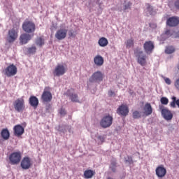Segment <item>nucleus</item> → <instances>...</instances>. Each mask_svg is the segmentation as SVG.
Returning <instances> with one entry per match:
<instances>
[{
  "label": "nucleus",
  "mask_w": 179,
  "mask_h": 179,
  "mask_svg": "<svg viewBox=\"0 0 179 179\" xmlns=\"http://www.w3.org/2000/svg\"><path fill=\"white\" fill-rule=\"evenodd\" d=\"M19 36V26H17L16 28L13 27L11 29L8 30V34H7V41L10 44L12 43H15L16 40L17 39V37Z\"/></svg>",
  "instance_id": "f257e3e1"
},
{
  "label": "nucleus",
  "mask_w": 179,
  "mask_h": 179,
  "mask_svg": "<svg viewBox=\"0 0 179 179\" xmlns=\"http://www.w3.org/2000/svg\"><path fill=\"white\" fill-rule=\"evenodd\" d=\"M13 106L17 113H23L26 110V103L23 97L17 99L13 102Z\"/></svg>",
  "instance_id": "f03ea898"
},
{
  "label": "nucleus",
  "mask_w": 179,
  "mask_h": 179,
  "mask_svg": "<svg viewBox=\"0 0 179 179\" xmlns=\"http://www.w3.org/2000/svg\"><path fill=\"white\" fill-rule=\"evenodd\" d=\"M113 116L106 115L101 118L99 122V125L103 129L110 128V127L113 125Z\"/></svg>",
  "instance_id": "7ed1b4c3"
},
{
  "label": "nucleus",
  "mask_w": 179,
  "mask_h": 179,
  "mask_svg": "<svg viewBox=\"0 0 179 179\" xmlns=\"http://www.w3.org/2000/svg\"><path fill=\"white\" fill-rule=\"evenodd\" d=\"M134 54L137 57L138 64L141 65V66H145V65H146V55H142L143 54V51L140 50L139 48H136L134 50Z\"/></svg>",
  "instance_id": "20e7f679"
},
{
  "label": "nucleus",
  "mask_w": 179,
  "mask_h": 179,
  "mask_svg": "<svg viewBox=\"0 0 179 179\" xmlns=\"http://www.w3.org/2000/svg\"><path fill=\"white\" fill-rule=\"evenodd\" d=\"M22 29L25 33H34L36 31V24L31 21H25L22 24Z\"/></svg>",
  "instance_id": "39448f33"
},
{
  "label": "nucleus",
  "mask_w": 179,
  "mask_h": 179,
  "mask_svg": "<svg viewBox=\"0 0 179 179\" xmlns=\"http://www.w3.org/2000/svg\"><path fill=\"white\" fill-rule=\"evenodd\" d=\"M66 71H68V67H66V66L58 64L53 71V75L54 76H62L66 73Z\"/></svg>",
  "instance_id": "423d86ee"
},
{
  "label": "nucleus",
  "mask_w": 179,
  "mask_h": 179,
  "mask_svg": "<svg viewBox=\"0 0 179 179\" xmlns=\"http://www.w3.org/2000/svg\"><path fill=\"white\" fill-rule=\"evenodd\" d=\"M159 108L164 120H166V121H170L171 120H173V113L170 110H169L167 108H165L163 105H159Z\"/></svg>",
  "instance_id": "0eeeda50"
},
{
  "label": "nucleus",
  "mask_w": 179,
  "mask_h": 179,
  "mask_svg": "<svg viewBox=\"0 0 179 179\" xmlns=\"http://www.w3.org/2000/svg\"><path fill=\"white\" fill-rule=\"evenodd\" d=\"M41 99L43 103H50L52 100V94L50 92V87H46L41 95Z\"/></svg>",
  "instance_id": "6e6552de"
},
{
  "label": "nucleus",
  "mask_w": 179,
  "mask_h": 179,
  "mask_svg": "<svg viewBox=\"0 0 179 179\" xmlns=\"http://www.w3.org/2000/svg\"><path fill=\"white\" fill-rule=\"evenodd\" d=\"M104 78V75L101 71H96L94 73L92 76L90 78V82L91 83H100V82H103V78Z\"/></svg>",
  "instance_id": "1a4fd4ad"
},
{
  "label": "nucleus",
  "mask_w": 179,
  "mask_h": 179,
  "mask_svg": "<svg viewBox=\"0 0 179 179\" xmlns=\"http://www.w3.org/2000/svg\"><path fill=\"white\" fill-rule=\"evenodd\" d=\"M31 166H33V161L30 157H25L22 159L20 166L23 170H29Z\"/></svg>",
  "instance_id": "9d476101"
},
{
  "label": "nucleus",
  "mask_w": 179,
  "mask_h": 179,
  "mask_svg": "<svg viewBox=\"0 0 179 179\" xmlns=\"http://www.w3.org/2000/svg\"><path fill=\"white\" fill-rule=\"evenodd\" d=\"M9 160L13 165L19 164L22 160V155L20 152H13L9 157Z\"/></svg>",
  "instance_id": "9b49d317"
},
{
  "label": "nucleus",
  "mask_w": 179,
  "mask_h": 179,
  "mask_svg": "<svg viewBox=\"0 0 179 179\" xmlns=\"http://www.w3.org/2000/svg\"><path fill=\"white\" fill-rule=\"evenodd\" d=\"M17 73V67L14 64H10L6 67L5 69V75L8 76V78H10L11 76H15Z\"/></svg>",
  "instance_id": "f8f14e48"
},
{
  "label": "nucleus",
  "mask_w": 179,
  "mask_h": 179,
  "mask_svg": "<svg viewBox=\"0 0 179 179\" xmlns=\"http://www.w3.org/2000/svg\"><path fill=\"white\" fill-rule=\"evenodd\" d=\"M143 48L146 54H152L155 50V43L152 41H145L143 44Z\"/></svg>",
  "instance_id": "ddd939ff"
},
{
  "label": "nucleus",
  "mask_w": 179,
  "mask_h": 179,
  "mask_svg": "<svg viewBox=\"0 0 179 179\" xmlns=\"http://www.w3.org/2000/svg\"><path fill=\"white\" fill-rule=\"evenodd\" d=\"M66 34H68V29L63 28L57 31L55 37L57 40H64L66 38Z\"/></svg>",
  "instance_id": "4468645a"
},
{
  "label": "nucleus",
  "mask_w": 179,
  "mask_h": 179,
  "mask_svg": "<svg viewBox=\"0 0 179 179\" xmlns=\"http://www.w3.org/2000/svg\"><path fill=\"white\" fill-rule=\"evenodd\" d=\"M129 113V108L128 106L122 104L119 108L117 109V114L119 115H122V117H127Z\"/></svg>",
  "instance_id": "2eb2a0df"
},
{
  "label": "nucleus",
  "mask_w": 179,
  "mask_h": 179,
  "mask_svg": "<svg viewBox=\"0 0 179 179\" xmlns=\"http://www.w3.org/2000/svg\"><path fill=\"white\" fill-rule=\"evenodd\" d=\"M155 173L159 178H163L167 174V170L164 168V165H159L156 168Z\"/></svg>",
  "instance_id": "dca6fc26"
},
{
  "label": "nucleus",
  "mask_w": 179,
  "mask_h": 179,
  "mask_svg": "<svg viewBox=\"0 0 179 179\" xmlns=\"http://www.w3.org/2000/svg\"><path fill=\"white\" fill-rule=\"evenodd\" d=\"M34 35H30L29 34L27 33H24L22 34L20 36V43L22 45H24V44H27V43H29L30 41V40H31V37H33Z\"/></svg>",
  "instance_id": "f3484780"
},
{
  "label": "nucleus",
  "mask_w": 179,
  "mask_h": 179,
  "mask_svg": "<svg viewBox=\"0 0 179 179\" xmlns=\"http://www.w3.org/2000/svg\"><path fill=\"white\" fill-rule=\"evenodd\" d=\"M15 136H22L24 134V128L20 124H17L13 127Z\"/></svg>",
  "instance_id": "a211bd4d"
},
{
  "label": "nucleus",
  "mask_w": 179,
  "mask_h": 179,
  "mask_svg": "<svg viewBox=\"0 0 179 179\" xmlns=\"http://www.w3.org/2000/svg\"><path fill=\"white\" fill-rule=\"evenodd\" d=\"M178 24L179 20L177 17H171L166 20V24L169 26V27H176L178 26Z\"/></svg>",
  "instance_id": "6ab92c4d"
},
{
  "label": "nucleus",
  "mask_w": 179,
  "mask_h": 179,
  "mask_svg": "<svg viewBox=\"0 0 179 179\" xmlns=\"http://www.w3.org/2000/svg\"><path fill=\"white\" fill-rule=\"evenodd\" d=\"M143 114L145 117H149V115H152V113H153V108H152V105L150 103H146L143 107Z\"/></svg>",
  "instance_id": "aec40b11"
},
{
  "label": "nucleus",
  "mask_w": 179,
  "mask_h": 179,
  "mask_svg": "<svg viewBox=\"0 0 179 179\" xmlns=\"http://www.w3.org/2000/svg\"><path fill=\"white\" fill-rule=\"evenodd\" d=\"M38 98H37L36 96H31L29 99V103L31 106V107H33L34 110L38 107Z\"/></svg>",
  "instance_id": "412c9836"
},
{
  "label": "nucleus",
  "mask_w": 179,
  "mask_h": 179,
  "mask_svg": "<svg viewBox=\"0 0 179 179\" xmlns=\"http://www.w3.org/2000/svg\"><path fill=\"white\" fill-rule=\"evenodd\" d=\"M70 91L68 90L66 92L67 96H69L70 100L73 102V103H79V96H78L77 94L75 93H70Z\"/></svg>",
  "instance_id": "4be33fe9"
},
{
  "label": "nucleus",
  "mask_w": 179,
  "mask_h": 179,
  "mask_svg": "<svg viewBox=\"0 0 179 179\" xmlns=\"http://www.w3.org/2000/svg\"><path fill=\"white\" fill-rule=\"evenodd\" d=\"M94 62L96 66H101L104 64V58L98 55L94 58Z\"/></svg>",
  "instance_id": "5701e85b"
},
{
  "label": "nucleus",
  "mask_w": 179,
  "mask_h": 179,
  "mask_svg": "<svg viewBox=\"0 0 179 179\" xmlns=\"http://www.w3.org/2000/svg\"><path fill=\"white\" fill-rule=\"evenodd\" d=\"M96 174V172L93 170L88 169L84 171V178L90 179L93 178V176Z\"/></svg>",
  "instance_id": "b1692460"
},
{
  "label": "nucleus",
  "mask_w": 179,
  "mask_h": 179,
  "mask_svg": "<svg viewBox=\"0 0 179 179\" xmlns=\"http://www.w3.org/2000/svg\"><path fill=\"white\" fill-rule=\"evenodd\" d=\"M1 138L4 139V141H8L9 138H10V133H9V130L8 129H3L1 132Z\"/></svg>",
  "instance_id": "393cba45"
},
{
  "label": "nucleus",
  "mask_w": 179,
  "mask_h": 179,
  "mask_svg": "<svg viewBox=\"0 0 179 179\" xmlns=\"http://www.w3.org/2000/svg\"><path fill=\"white\" fill-rule=\"evenodd\" d=\"M98 44L100 47H107L108 45V40L107 38L101 37L99 38Z\"/></svg>",
  "instance_id": "a878e982"
},
{
  "label": "nucleus",
  "mask_w": 179,
  "mask_h": 179,
  "mask_svg": "<svg viewBox=\"0 0 179 179\" xmlns=\"http://www.w3.org/2000/svg\"><path fill=\"white\" fill-rule=\"evenodd\" d=\"M173 101L171 102L170 106L173 108H176V105L179 108V99H177V97L173 96L172 97Z\"/></svg>",
  "instance_id": "bb28decb"
},
{
  "label": "nucleus",
  "mask_w": 179,
  "mask_h": 179,
  "mask_svg": "<svg viewBox=\"0 0 179 179\" xmlns=\"http://www.w3.org/2000/svg\"><path fill=\"white\" fill-rule=\"evenodd\" d=\"M36 45H38V47H43V45H44V44H45L44 38H43L41 37H38L36 40Z\"/></svg>",
  "instance_id": "cd10ccee"
},
{
  "label": "nucleus",
  "mask_w": 179,
  "mask_h": 179,
  "mask_svg": "<svg viewBox=\"0 0 179 179\" xmlns=\"http://www.w3.org/2000/svg\"><path fill=\"white\" fill-rule=\"evenodd\" d=\"M134 120H139V118H142V115L141 114V112L138 110H135L132 113Z\"/></svg>",
  "instance_id": "c85d7f7f"
},
{
  "label": "nucleus",
  "mask_w": 179,
  "mask_h": 179,
  "mask_svg": "<svg viewBox=\"0 0 179 179\" xmlns=\"http://www.w3.org/2000/svg\"><path fill=\"white\" fill-rule=\"evenodd\" d=\"M125 44H126L127 48H131V47H134V39L132 38L128 39L126 41Z\"/></svg>",
  "instance_id": "c756f323"
},
{
  "label": "nucleus",
  "mask_w": 179,
  "mask_h": 179,
  "mask_svg": "<svg viewBox=\"0 0 179 179\" xmlns=\"http://www.w3.org/2000/svg\"><path fill=\"white\" fill-rule=\"evenodd\" d=\"M176 51V49H174L172 46H169L166 48L165 52L166 54H173Z\"/></svg>",
  "instance_id": "7c9ffc66"
},
{
  "label": "nucleus",
  "mask_w": 179,
  "mask_h": 179,
  "mask_svg": "<svg viewBox=\"0 0 179 179\" xmlns=\"http://www.w3.org/2000/svg\"><path fill=\"white\" fill-rule=\"evenodd\" d=\"M132 6V3L131 1H129L127 3H125L123 7V10L127 11L129 9H131V7Z\"/></svg>",
  "instance_id": "2f4dec72"
},
{
  "label": "nucleus",
  "mask_w": 179,
  "mask_h": 179,
  "mask_svg": "<svg viewBox=\"0 0 179 179\" xmlns=\"http://www.w3.org/2000/svg\"><path fill=\"white\" fill-rule=\"evenodd\" d=\"M36 51H37V48H36V46H31V48H27L28 54H36Z\"/></svg>",
  "instance_id": "473e14b6"
},
{
  "label": "nucleus",
  "mask_w": 179,
  "mask_h": 179,
  "mask_svg": "<svg viewBox=\"0 0 179 179\" xmlns=\"http://www.w3.org/2000/svg\"><path fill=\"white\" fill-rule=\"evenodd\" d=\"M160 101L164 106H167L169 104V99H167V97H162Z\"/></svg>",
  "instance_id": "72a5a7b5"
},
{
  "label": "nucleus",
  "mask_w": 179,
  "mask_h": 179,
  "mask_svg": "<svg viewBox=\"0 0 179 179\" xmlns=\"http://www.w3.org/2000/svg\"><path fill=\"white\" fill-rule=\"evenodd\" d=\"M145 6L147 7L148 12H149L150 15H152L153 13V7L150 3H146Z\"/></svg>",
  "instance_id": "f704fd0d"
},
{
  "label": "nucleus",
  "mask_w": 179,
  "mask_h": 179,
  "mask_svg": "<svg viewBox=\"0 0 179 179\" xmlns=\"http://www.w3.org/2000/svg\"><path fill=\"white\" fill-rule=\"evenodd\" d=\"M116 167H117V164L116 163H112L111 164L110 169H111V171L113 173H115V171H117V169H115Z\"/></svg>",
  "instance_id": "c9c22d12"
},
{
  "label": "nucleus",
  "mask_w": 179,
  "mask_h": 179,
  "mask_svg": "<svg viewBox=\"0 0 179 179\" xmlns=\"http://www.w3.org/2000/svg\"><path fill=\"white\" fill-rule=\"evenodd\" d=\"M164 80L165 83H166V85H171V80H170V78L164 77Z\"/></svg>",
  "instance_id": "e433bc0d"
},
{
  "label": "nucleus",
  "mask_w": 179,
  "mask_h": 179,
  "mask_svg": "<svg viewBox=\"0 0 179 179\" xmlns=\"http://www.w3.org/2000/svg\"><path fill=\"white\" fill-rule=\"evenodd\" d=\"M174 86L177 90H179V78L176 79L175 81Z\"/></svg>",
  "instance_id": "4c0bfd02"
},
{
  "label": "nucleus",
  "mask_w": 179,
  "mask_h": 179,
  "mask_svg": "<svg viewBox=\"0 0 179 179\" xmlns=\"http://www.w3.org/2000/svg\"><path fill=\"white\" fill-rule=\"evenodd\" d=\"M165 34H166V36H168V37H171V36H173V32H171V30L167 29V30L165 31Z\"/></svg>",
  "instance_id": "58836bf2"
},
{
  "label": "nucleus",
  "mask_w": 179,
  "mask_h": 179,
  "mask_svg": "<svg viewBox=\"0 0 179 179\" xmlns=\"http://www.w3.org/2000/svg\"><path fill=\"white\" fill-rule=\"evenodd\" d=\"M59 114H60L61 115H65V114H66V111L65 110V109L61 108V109L59 110Z\"/></svg>",
  "instance_id": "ea45409f"
},
{
  "label": "nucleus",
  "mask_w": 179,
  "mask_h": 179,
  "mask_svg": "<svg viewBox=\"0 0 179 179\" xmlns=\"http://www.w3.org/2000/svg\"><path fill=\"white\" fill-rule=\"evenodd\" d=\"M98 139L100 140V142H101V143L104 142V138L102 136H99Z\"/></svg>",
  "instance_id": "a19ab883"
},
{
  "label": "nucleus",
  "mask_w": 179,
  "mask_h": 179,
  "mask_svg": "<svg viewBox=\"0 0 179 179\" xmlns=\"http://www.w3.org/2000/svg\"><path fill=\"white\" fill-rule=\"evenodd\" d=\"M175 6H176V8H177V9H179V0H177L175 2Z\"/></svg>",
  "instance_id": "79ce46f5"
},
{
  "label": "nucleus",
  "mask_w": 179,
  "mask_h": 179,
  "mask_svg": "<svg viewBox=\"0 0 179 179\" xmlns=\"http://www.w3.org/2000/svg\"><path fill=\"white\" fill-rule=\"evenodd\" d=\"M108 94H109V96H113L114 94V92L110 90L108 92Z\"/></svg>",
  "instance_id": "37998d69"
},
{
  "label": "nucleus",
  "mask_w": 179,
  "mask_h": 179,
  "mask_svg": "<svg viewBox=\"0 0 179 179\" xmlns=\"http://www.w3.org/2000/svg\"><path fill=\"white\" fill-rule=\"evenodd\" d=\"M69 37H72L73 36V32L70 31L69 34Z\"/></svg>",
  "instance_id": "c03bdc74"
},
{
  "label": "nucleus",
  "mask_w": 179,
  "mask_h": 179,
  "mask_svg": "<svg viewBox=\"0 0 179 179\" xmlns=\"http://www.w3.org/2000/svg\"><path fill=\"white\" fill-rule=\"evenodd\" d=\"M176 37H178L179 38V31L177 32L176 34Z\"/></svg>",
  "instance_id": "a18cd8bd"
},
{
  "label": "nucleus",
  "mask_w": 179,
  "mask_h": 179,
  "mask_svg": "<svg viewBox=\"0 0 179 179\" xmlns=\"http://www.w3.org/2000/svg\"><path fill=\"white\" fill-rule=\"evenodd\" d=\"M100 2V0H96V3H99Z\"/></svg>",
  "instance_id": "49530a36"
},
{
  "label": "nucleus",
  "mask_w": 179,
  "mask_h": 179,
  "mask_svg": "<svg viewBox=\"0 0 179 179\" xmlns=\"http://www.w3.org/2000/svg\"><path fill=\"white\" fill-rule=\"evenodd\" d=\"M178 69L179 70V64L178 65Z\"/></svg>",
  "instance_id": "de8ad7c7"
},
{
  "label": "nucleus",
  "mask_w": 179,
  "mask_h": 179,
  "mask_svg": "<svg viewBox=\"0 0 179 179\" xmlns=\"http://www.w3.org/2000/svg\"><path fill=\"white\" fill-rule=\"evenodd\" d=\"M0 85H1V82H0Z\"/></svg>",
  "instance_id": "09e8293b"
}]
</instances>
